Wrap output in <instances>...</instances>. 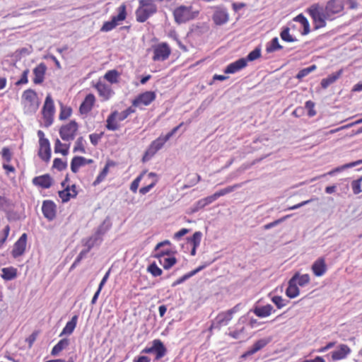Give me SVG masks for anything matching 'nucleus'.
I'll list each match as a JSON object with an SVG mask.
<instances>
[{
	"label": "nucleus",
	"mask_w": 362,
	"mask_h": 362,
	"mask_svg": "<svg viewBox=\"0 0 362 362\" xmlns=\"http://www.w3.org/2000/svg\"><path fill=\"white\" fill-rule=\"evenodd\" d=\"M168 140L165 139V136L162 137L160 136L155 141H153L147 151H146L144 157H143V161L145 162L148 160L150 158H151L153 156L156 154V153L160 150L165 142H167Z\"/></svg>",
	"instance_id": "obj_8"
},
{
	"label": "nucleus",
	"mask_w": 362,
	"mask_h": 362,
	"mask_svg": "<svg viewBox=\"0 0 362 362\" xmlns=\"http://www.w3.org/2000/svg\"><path fill=\"white\" fill-rule=\"evenodd\" d=\"M156 12V6H150L149 8H139L136 11V20L139 22H145L152 14Z\"/></svg>",
	"instance_id": "obj_15"
},
{
	"label": "nucleus",
	"mask_w": 362,
	"mask_h": 362,
	"mask_svg": "<svg viewBox=\"0 0 362 362\" xmlns=\"http://www.w3.org/2000/svg\"><path fill=\"white\" fill-rule=\"evenodd\" d=\"M261 56V50L259 48L256 47L254 50L250 52L247 58L245 59L247 61L252 62L257 59H258Z\"/></svg>",
	"instance_id": "obj_58"
},
{
	"label": "nucleus",
	"mask_w": 362,
	"mask_h": 362,
	"mask_svg": "<svg viewBox=\"0 0 362 362\" xmlns=\"http://www.w3.org/2000/svg\"><path fill=\"white\" fill-rule=\"evenodd\" d=\"M148 178L151 180V183L148 185L140 188L139 193L141 194H146L148 193L158 182V175L155 173H150L148 174Z\"/></svg>",
	"instance_id": "obj_29"
},
{
	"label": "nucleus",
	"mask_w": 362,
	"mask_h": 362,
	"mask_svg": "<svg viewBox=\"0 0 362 362\" xmlns=\"http://www.w3.org/2000/svg\"><path fill=\"white\" fill-rule=\"evenodd\" d=\"M1 272V277L6 281L13 280L17 276V269L12 267L3 268Z\"/></svg>",
	"instance_id": "obj_35"
},
{
	"label": "nucleus",
	"mask_w": 362,
	"mask_h": 362,
	"mask_svg": "<svg viewBox=\"0 0 362 362\" xmlns=\"http://www.w3.org/2000/svg\"><path fill=\"white\" fill-rule=\"evenodd\" d=\"M344 6V0H329L324 8V10L329 14V17L332 21L334 19L335 14L343 11Z\"/></svg>",
	"instance_id": "obj_7"
},
{
	"label": "nucleus",
	"mask_w": 362,
	"mask_h": 362,
	"mask_svg": "<svg viewBox=\"0 0 362 362\" xmlns=\"http://www.w3.org/2000/svg\"><path fill=\"white\" fill-rule=\"evenodd\" d=\"M54 105L50 95H47L42 107V114L45 119V126L49 127L53 122Z\"/></svg>",
	"instance_id": "obj_3"
},
{
	"label": "nucleus",
	"mask_w": 362,
	"mask_h": 362,
	"mask_svg": "<svg viewBox=\"0 0 362 362\" xmlns=\"http://www.w3.org/2000/svg\"><path fill=\"white\" fill-rule=\"evenodd\" d=\"M269 339H261L257 341L250 349H248L245 354L242 355V358H246L251 356L262 348H264L268 343Z\"/></svg>",
	"instance_id": "obj_23"
},
{
	"label": "nucleus",
	"mask_w": 362,
	"mask_h": 362,
	"mask_svg": "<svg viewBox=\"0 0 362 362\" xmlns=\"http://www.w3.org/2000/svg\"><path fill=\"white\" fill-rule=\"evenodd\" d=\"M119 77V73L115 69L108 71L104 76V78L110 83H117Z\"/></svg>",
	"instance_id": "obj_42"
},
{
	"label": "nucleus",
	"mask_w": 362,
	"mask_h": 362,
	"mask_svg": "<svg viewBox=\"0 0 362 362\" xmlns=\"http://www.w3.org/2000/svg\"><path fill=\"white\" fill-rule=\"evenodd\" d=\"M190 8L191 7L180 6L175 9L173 15L175 22L178 24H181L192 19Z\"/></svg>",
	"instance_id": "obj_6"
},
{
	"label": "nucleus",
	"mask_w": 362,
	"mask_h": 362,
	"mask_svg": "<svg viewBox=\"0 0 362 362\" xmlns=\"http://www.w3.org/2000/svg\"><path fill=\"white\" fill-rule=\"evenodd\" d=\"M308 11L315 23V30L325 27L327 20L331 21L329 14L324 10V7L317 4H313Z\"/></svg>",
	"instance_id": "obj_1"
},
{
	"label": "nucleus",
	"mask_w": 362,
	"mask_h": 362,
	"mask_svg": "<svg viewBox=\"0 0 362 362\" xmlns=\"http://www.w3.org/2000/svg\"><path fill=\"white\" fill-rule=\"evenodd\" d=\"M272 311L275 312L273 306L270 304H267L264 306H256L253 309L254 313L259 317H265L270 315Z\"/></svg>",
	"instance_id": "obj_27"
},
{
	"label": "nucleus",
	"mask_w": 362,
	"mask_h": 362,
	"mask_svg": "<svg viewBox=\"0 0 362 362\" xmlns=\"http://www.w3.org/2000/svg\"><path fill=\"white\" fill-rule=\"evenodd\" d=\"M293 276H296L295 283L300 286H305L310 282V276L308 274H300L299 272H296Z\"/></svg>",
	"instance_id": "obj_38"
},
{
	"label": "nucleus",
	"mask_w": 362,
	"mask_h": 362,
	"mask_svg": "<svg viewBox=\"0 0 362 362\" xmlns=\"http://www.w3.org/2000/svg\"><path fill=\"white\" fill-rule=\"evenodd\" d=\"M47 66L44 63H40L33 69L35 76L33 78L34 83L40 84L43 82Z\"/></svg>",
	"instance_id": "obj_21"
},
{
	"label": "nucleus",
	"mask_w": 362,
	"mask_h": 362,
	"mask_svg": "<svg viewBox=\"0 0 362 362\" xmlns=\"http://www.w3.org/2000/svg\"><path fill=\"white\" fill-rule=\"evenodd\" d=\"M146 171H143L131 184L130 190L133 192H136L139 183L142 180L144 175L146 174Z\"/></svg>",
	"instance_id": "obj_51"
},
{
	"label": "nucleus",
	"mask_w": 362,
	"mask_h": 362,
	"mask_svg": "<svg viewBox=\"0 0 362 362\" xmlns=\"http://www.w3.org/2000/svg\"><path fill=\"white\" fill-rule=\"evenodd\" d=\"M90 249V245H87V247L80 252L79 255H78V257H76V259L74 262L73 264L71 265V269L75 267H76V265L83 258V257L86 256V255L89 252Z\"/></svg>",
	"instance_id": "obj_55"
},
{
	"label": "nucleus",
	"mask_w": 362,
	"mask_h": 362,
	"mask_svg": "<svg viewBox=\"0 0 362 362\" xmlns=\"http://www.w3.org/2000/svg\"><path fill=\"white\" fill-rule=\"evenodd\" d=\"M109 274H110V271H108L105 274V276H103L102 281H100L98 291L95 292V293L94 294L93 297L92 298V304L95 303L96 299L98 298V295H99V293L100 292V290L102 289L103 286H104V284L107 281V279H108Z\"/></svg>",
	"instance_id": "obj_52"
},
{
	"label": "nucleus",
	"mask_w": 362,
	"mask_h": 362,
	"mask_svg": "<svg viewBox=\"0 0 362 362\" xmlns=\"http://www.w3.org/2000/svg\"><path fill=\"white\" fill-rule=\"evenodd\" d=\"M153 59L154 61H164L168 58L170 49L166 43L158 45L154 49Z\"/></svg>",
	"instance_id": "obj_12"
},
{
	"label": "nucleus",
	"mask_w": 362,
	"mask_h": 362,
	"mask_svg": "<svg viewBox=\"0 0 362 362\" xmlns=\"http://www.w3.org/2000/svg\"><path fill=\"white\" fill-rule=\"evenodd\" d=\"M29 74V69H25L23 73L21 78L16 82V86H21L22 84H26L28 82V76Z\"/></svg>",
	"instance_id": "obj_61"
},
{
	"label": "nucleus",
	"mask_w": 362,
	"mask_h": 362,
	"mask_svg": "<svg viewBox=\"0 0 362 362\" xmlns=\"http://www.w3.org/2000/svg\"><path fill=\"white\" fill-rule=\"evenodd\" d=\"M148 272H149L153 276H160L163 273L161 269H160L156 263H153L150 264L147 269Z\"/></svg>",
	"instance_id": "obj_57"
},
{
	"label": "nucleus",
	"mask_w": 362,
	"mask_h": 362,
	"mask_svg": "<svg viewBox=\"0 0 362 362\" xmlns=\"http://www.w3.org/2000/svg\"><path fill=\"white\" fill-rule=\"evenodd\" d=\"M89 163H90V160H88L81 156H75L71 162V170L73 173H76L78 172L79 168Z\"/></svg>",
	"instance_id": "obj_28"
},
{
	"label": "nucleus",
	"mask_w": 362,
	"mask_h": 362,
	"mask_svg": "<svg viewBox=\"0 0 362 362\" xmlns=\"http://www.w3.org/2000/svg\"><path fill=\"white\" fill-rule=\"evenodd\" d=\"M153 353H156V359L158 360L163 358L167 352L163 343L160 339H155L153 341Z\"/></svg>",
	"instance_id": "obj_26"
},
{
	"label": "nucleus",
	"mask_w": 362,
	"mask_h": 362,
	"mask_svg": "<svg viewBox=\"0 0 362 362\" xmlns=\"http://www.w3.org/2000/svg\"><path fill=\"white\" fill-rule=\"evenodd\" d=\"M317 199V198H312L310 199H308V200H306V201H303L298 204H296V205H293L292 206H290L288 208V210H294V209H299L310 202H312L314 200H316Z\"/></svg>",
	"instance_id": "obj_63"
},
{
	"label": "nucleus",
	"mask_w": 362,
	"mask_h": 362,
	"mask_svg": "<svg viewBox=\"0 0 362 362\" xmlns=\"http://www.w3.org/2000/svg\"><path fill=\"white\" fill-rule=\"evenodd\" d=\"M42 211L47 220L52 221L56 216V204L51 200H45L42 203Z\"/></svg>",
	"instance_id": "obj_11"
},
{
	"label": "nucleus",
	"mask_w": 362,
	"mask_h": 362,
	"mask_svg": "<svg viewBox=\"0 0 362 362\" xmlns=\"http://www.w3.org/2000/svg\"><path fill=\"white\" fill-rule=\"evenodd\" d=\"M351 352L350 348L346 344H340L331 353L332 359L338 361L345 358Z\"/></svg>",
	"instance_id": "obj_16"
},
{
	"label": "nucleus",
	"mask_w": 362,
	"mask_h": 362,
	"mask_svg": "<svg viewBox=\"0 0 362 362\" xmlns=\"http://www.w3.org/2000/svg\"><path fill=\"white\" fill-rule=\"evenodd\" d=\"M118 14L112 16L111 21L105 22L102 26L100 30L103 32H107L115 28L119 22L124 21L126 18V6L124 4L121 5L118 8Z\"/></svg>",
	"instance_id": "obj_2"
},
{
	"label": "nucleus",
	"mask_w": 362,
	"mask_h": 362,
	"mask_svg": "<svg viewBox=\"0 0 362 362\" xmlns=\"http://www.w3.org/2000/svg\"><path fill=\"white\" fill-rule=\"evenodd\" d=\"M33 183L43 189H48L52 185L53 180L49 174H45L34 177Z\"/></svg>",
	"instance_id": "obj_17"
},
{
	"label": "nucleus",
	"mask_w": 362,
	"mask_h": 362,
	"mask_svg": "<svg viewBox=\"0 0 362 362\" xmlns=\"http://www.w3.org/2000/svg\"><path fill=\"white\" fill-rule=\"evenodd\" d=\"M38 156L45 162H48L50 160L51 148L49 141H42V144H40Z\"/></svg>",
	"instance_id": "obj_24"
},
{
	"label": "nucleus",
	"mask_w": 362,
	"mask_h": 362,
	"mask_svg": "<svg viewBox=\"0 0 362 362\" xmlns=\"http://www.w3.org/2000/svg\"><path fill=\"white\" fill-rule=\"evenodd\" d=\"M212 19L214 23L217 25H221L226 23L229 19L227 10L221 7L216 8L212 16Z\"/></svg>",
	"instance_id": "obj_13"
},
{
	"label": "nucleus",
	"mask_w": 362,
	"mask_h": 362,
	"mask_svg": "<svg viewBox=\"0 0 362 362\" xmlns=\"http://www.w3.org/2000/svg\"><path fill=\"white\" fill-rule=\"evenodd\" d=\"M27 237L26 233H23L18 240L14 243L11 252L12 256L14 258L20 257L24 253L26 247Z\"/></svg>",
	"instance_id": "obj_10"
},
{
	"label": "nucleus",
	"mask_w": 362,
	"mask_h": 362,
	"mask_svg": "<svg viewBox=\"0 0 362 362\" xmlns=\"http://www.w3.org/2000/svg\"><path fill=\"white\" fill-rule=\"evenodd\" d=\"M243 183H238V184L233 185L232 186H228L224 189H222L215 192L214 194L216 199H217L220 197L224 196L228 193L233 192L236 189L241 187L243 186Z\"/></svg>",
	"instance_id": "obj_37"
},
{
	"label": "nucleus",
	"mask_w": 362,
	"mask_h": 362,
	"mask_svg": "<svg viewBox=\"0 0 362 362\" xmlns=\"http://www.w3.org/2000/svg\"><path fill=\"white\" fill-rule=\"evenodd\" d=\"M95 87L97 89L99 95L101 96L104 100H108L114 94L110 86L103 82L98 83Z\"/></svg>",
	"instance_id": "obj_18"
},
{
	"label": "nucleus",
	"mask_w": 362,
	"mask_h": 362,
	"mask_svg": "<svg viewBox=\"0 0 362 362\" xmlns=\"http://www.w3.org/2000/svg\"><path fill=\"white\" fill-rule=\"evenodd\" d=\"M296 276H292L288 281V286L286 290V296L290 298H294L297 297L300 293V290L298 287L297 284L295 283Z\"/></svg>",
	"instance_id": "obj_25"
},
{
	"label": "nucleus",
	"mask_w": 362,
	"mask_h": 362,
	"mask_svg": "<svg viewBox=\"0 0 362 362\" xmlns=\"http://www.w3.org/2000/svg\"><path fill=\"white\" fill-rule=\"evenodd\" d=\"M81 114L87 113L90 110V93L88 94L79 108Z\"/></svg>",
	"instance_id": "obj_46"
},
{
	"label": "nucleus",
	"mask_w": 362,
	"mask_h": 362,
	"mask_svg": "<svg viewBox=\"0 0 362 362\" xmlns=\"http://www.w3.org/2000/svg\"><path fill=\"white\" fill-rule=\"evenodd\" d=\"M2 158L7 163H9L12 158V153L10 149L7 147H4L1 151Z\"/></svg>",
	"instance_id": "obj_60"
},
{
	"label": "nucleus",
	"mask_w": 362,
	"mask_h": 362,
	"mask_svg": "<svg viewBox=\"0 0 362 362\" xmlns=\"http://www.w3.org/2000/svg\"><path fill=\"white\" fill-rule=\"evenodd\" d=\"M294 21L299 22L303 26V31L302 32V35H305L310 33V30L309 22L303 14L298 15L294 18Z\"/></svg>",
	"instance_id": "obj_41"
},
{
	"label": "nucleus",
	"mask_w": 362,
	"mask_h": 362,
	"mask_svg": "<svg viewBox=\"0 0 362 362\" xmlns=\"http://www.w3.org/2000/svg\"><path fill=\"white\" fill-rule=\"evenodd\" d=\"M361 163H362V159L356 160V161H354V162H351V163H346V164H344V165H343L341 166L335 168L332 170L328 172L327 173V175H333L336 173L341 172V171H342L344 170H346L347 168H349L355 167V166H356V165H358L359 164H361ZM325 175H326V174H324V175H322L320 177H325Z\"/></svg>",
	"instance_id": "obj_33"
},
{
	"label": "nucleus",
	"mask_w": 362,
	"mask_h": 362,
	"mask_svg": "<svg viewBox=\"0 0 362 362\" xmlns=\"http://www.w3.org/2000/svg\"><path fill=\"white\" fill-rule=\"evenodd\" d=\"M77 319L78 317L76 315L73 316L71 320L66 324L65 327H64L62 332L60 334V336L64 334H71L76 327Z\"/></svg>",
	"instance_id": "obj_36"
},
{
	"label": "nucleus",
	"mask_w": 362,
	"mask_h": 362,
	"mask_svg": "<svg viewBox=\"0 0 362 362\" xmlns=\"http://www.w3.org/2000/svg\"><path fill=\"white\" fill-rule=\"evenodd\" d=\"M312 270L316 276H322L327 271V265L324 257L318 258L312 265Z\"/></svg>",
	"instance_id": "obj_19"
},
{
	"label": "nucleus",
	"mask_w": 362,
	"mask_h": 362,
	"mask_svg": "<svg viewBox=\"0 0 362 362\" xmlns=\"http://www.w3.org/2000/svg\"><path fill=\"white\" fill-rule=\"evenodd\" d=\"M109 274H110V271H108L105 274V276H103L102 281H100L98 291L95 292V293L94 294L93 297L92 298V304L95 303L96 299L98 298V295H99V293L100 292V290L102 289L103 286H104V284L107 281V279H108Z\"/></svg>",
	"instance_id": "obj_53"
},
{
	"label": "nucleus",
	"mask_w": 362,
	"mask_h": 362,
	"mask_svg": "<svg viewBox=\"0 0 362 362\" xmlns=\"http://www.w3.org/2000/svg\"><path fill=\"white\" fill-rule=\"evenodd\" d=\"M202 233L200 231L195 232L192 238H188L189 243L194 247H198L200 245Z\"/></svg>",
	"instance_id": "obj_45"
},
{
	"label": "nucleus",
	"mask_w": 362,
	"mask_h": 362,
	"mask_svg": "<svg viewBox=\"0 0 362 362\" xmlns=\"http://www.w3.org/2000/svg\"><path fill=\"white\" fill-rule=\"evenodd\" d=\"M281 49H282V46L279 45L278 38L274 37L272 40L269 44L267 45L266 52L267 53H271Z\"/></svg>",
	"instance_id": "obj_44"
},
{
	"label": "nucleus",
	"mask_w": 362,
	"mask_h": 362,
	"mask_svg": "<svg viewBox=\"0 0 362 362\" xmlns=\"http://www.w3.org/2000/svg\"><path fill=\"white\" fill-rule=\"evenodd\" d=\"M112 223L110 220L107 218L96 229L95 234L92 236V247L95 245H99L103 241V235L111 228Z\"/></svg>",
	"instance_id": "obj_4"
},
{
	"label": "nucleus",
	"mask_w": 362,
	"mask_h": 362,
	"mask_svg": "<svg viewBox=\"0 0 362 362\" xmlns=\"http://www.w3.org/2000/svg\"><path fill=\"white\" fill-rule=\"evenodd\" d=\"M361 181H362V177H361L360 178H358L356 180H354L351 182V187H352L354 194H358L360 192H361Z\"/></svg>",
	"instance_id": "obj_59"
},
{
	"label": "nucleus",
	"mask_w": 362,
	"mask_h": 362,
	"mask_svg": "<svg viewBox=\"0 0 362 362\" xmlns=\"http://www.w3.org/2000/svg\"><path fill=\"white\" fill-rule=\"evenodd\" d=\"M78 125L75 121H71L69 124L64 125L59 130V135L64 141H71L75 137Z\"/></svg>",
	"instance_id": "obj_5"
},
{
	"label": "nucleus",
	"mask_w": 362,
	"mask_h": 362,
	"mask_svg": "<svg viewBox=\"0 0 362 362\" xmlns=\"http://www.w3.org/2000/svg\"><path fill=\"white\" fill-rule=\"evenodd\" d=\"M232 317L227 312L220 313L210 327V330L212 329H219L222 325H228Z\"/></svg>",
	"instance_id": "obj_20"
},
{
	"label": "nucleus",
	"mask_w": 362,
	"mask_h": 362,
	"mask_svg": "<svg viewBox=\"0 0 362 362\" xmlns=\"http://www.w3.org/2000/svg\"><path fill=\"white\" fill-rule=\"evenodd\" d=\"M69 145L62 144L59 139H57L54 145V152L61 153L62 155L66 156L69 153Z\"/></svg>",
	"instance_id": "obj_43"
},
{
	"label": "nucleus",
	"mask_w": 362,
	"mask_h": 362,
	"mask_svg": "<svg viewBox=\"0 0 362 362\" xmlns=\"http://www.w3.org/2000/svg\"><path fill=\"white\" fill-rule=\"evenodd\" d=\"M72 192H70L69 186H66L64 190L59 192V196L62 199V202H68L71 197L76 196V192L75 190V185H72Z\"/></svg>",
	"instance_id": "obj_31"
},
{
	"label": "nucleus",
	"mask_w": 362,
	"mask_h": 362,
	"mask_svg": "<svg viewBox=\"0 0 362 362\" xmlns=\"http://www.w3.org/2000/svg\"><path fill=\"white\" fill-rule=\"evenodd\" d=\"M71 114V107L61 105V110L59 113V119L64 120L67 119Z\"/></svg>",
	"instance_id": "obj_54"
},
{
	"label": "nucleus",
	"mask_w": 362,
	"mask_h": 362,
	"mask_svg": "<svg viewBox=\"0 0 362 362\" xmlns=\"http://www.w3.org/2000/svg\"><path fill=\"white\" fill-rule=\"evenodd\" d=\"M53 168L62 171L67 168V163L66 162H64L61 158H57L53 161Z\"/></svg>",
	"instance_id": "obj_56"
},
{
	"label": "nucleus",
	"mask_w": 362,
	"mask_h": 362,
	"mask_svg": "<svg viewBox=\"0 0 362 362\" xmlns=\"http://www.w3.org/2000/svg\"><path fill=\"white\" fill-rule=\"evenodd\" d=\"M69 344L68 339H61L53 348L51 351L52 356H57L60 351L67 347Z\"/></svg>",
	"instance_id": "obj_39"
},
{
	"label": "nucleus",
	"mask_w": 362,
	"mask_h": 362,
	"mask_svg": "<svg viewBox=\"0 0 362 362\" xmlns=\"http://www.w3.org/2000/svg\"><path fill=\"white\" fill-rule=\"evenodd\" d=\"M206 206L204 200L202 199L199 200L192 209V212L194 213Z\"/></svg>",
	"instance_id": "obj_64"
},
{
	"label": "nucleus",
	"mask_w": 362,
	"mask_h": 362,
	"mask_svg": "<svg viewBox=\"0 0 362 362\" xmlns=\"http://www.w3.org/2000/svg\"><path fill=\"white\" fill-rule=\"evenodd\" d=\"M247 66V60L245 58L230 64L225 69L226 74H234Z\"/></svg>",
	"instance_id": "obj_22"
},
{
	"label": "nucleus",
	"mask_w": 362,
	"mask_h": 362,
	"mask_svg": "<svg viewBox=\"0 0 362 362\" xmlns=\"http://www.w3.org/2000/svg\"><path fill=\"white\" fill-rule=\"evenodd\" d=\"M289 28L286 27L284 28L282 31L281 32L280 36L281 39L286 42H292L297 41L296 38L293 37L289 33Z\"/></svg>",
	"instance_id": "obj_47"
},
{
	"label": "nucleus",
	"mask_w": 362,
	"mask_h": 362,
	"mask_svg": "<svg viewBox=\"0 0 362 362\" xmlns=\"http://www.w3.org/2000/svg\"><path fill=\"white\" fill-rule=\"evenodd\" d=\"M109 165L108 163H107L102 170V171L100 172V173L99 174V175L97 177L95 180L93 182V185H97L99 183H100L105 178L106 175H107Z\"/></svg>",
	"instance_id": "obj_50"
},
{
	"label": "nucleus",
	"mask_w": 362,
	"mask_h": 362,
	"mask_svg": "<svg viewBox=\"0 0 362 362\" xmlns=\"http://www.w3.org/2000/svg\"><path fill=\"white\" fill-rule=\"evenodd\" d=\"M206 265L199 266L197 269H195L191 271L190 272L185 274L184 276H182L180 279H178L177 281L173 282V284H172V286L174 287V286H176L178 284H180L183 283L184 281H185L188 279L191 278L192 276H193L194 275L197 274L198 272H199L200 271L204 269L206 267Z\"/></svg>",
	"instance_id": "obj_32"
},
{
	"label": "nucleus",
	"mask_w": 362,
	"mask_h": 362,
	"mask_svg": "<svg viewBox=\"0 0 362 362\" xmlns=\"http://www.w3.org/2000/svg\"><path fill=\"white\" fill-rule=\"evenodd\" d=\"M22 99L30 105H33L37 99L36 93L32 89H28L23 92Z\"/></svg>",
	"instance_id": "obj_40"
},
{
	"label": "nucleus",
	"mask_w": 362,
	"mask_h": 362,
	"mask_svg": "<svg viewBox=\"0 0 362 362\" xmlns=\"http://www.w3.org/2000/svg\"><path fill=\"white\" fill-rule=\"evenodd\" d=\"M316 65L313 64L309 67L301 69L296 75V78L299 80H301L303 78L308 75L312 71L316 69Z\"/></svg>",
	"instance_id": "obj_49"
},
{
	"label": "nucleus",
	"mask_w": 362,
	"mask_h": 362,
	"mask_svg": "<svg viewBox=\"0 0 362 362\" xmlns=\"http://www.w3.org/2000/svg\"><path fill=\"white\" fill-rule=\"evenodd\" d=\"M315 107V103L311 101L308 100L305 103V108L308 110V116L313 117L316 115V112L314 110Z\"/></svg>",
	"instance_id": "obj_62"
},
{
	"label": "nucleus",
	"mask_w": 362,
	"mask_h": 362,
	"mask_svg": "<svg viewBox=\"0 0 362 362\" xmlns=\"http://www.w3.org/2000/svg\"><path fill=\"white\" fill-rule=\"evenodd\" d=\"M156 99V93L153 91H146L139 95L133 101L132 105L139 107L141 105H148Z\"/></svg>",
	"instance_id": "obj_9"
},
{
	"label": "nucleus",
	"mask_w": 362,
	"mask_h": 362,
	"mask_svg": "<svg viewBox=\"0 0 362 362\" xmlns=\"http://www.w3.org/2000/svg\"><path fill=\"white\" fill-rule=\"evenodd\" d=\"M170 255V251L164 250L156 255V257L159 259L160 264L165 269H170L177 262L176 258L174 257H165V255Z\"/></svg>",
	"instance_id": "obj_14"
},
{
	"label": "nucleus",
	"mask_w": 362,
	"mask_h": 362,
	"mask_svg": "<svg viewBox=\"0 0 362 362\" xmlns=\"http://www.w3.org/2000/svg\"><path fill=\"white\" fill-rule=\"evenodd\" d=\"M272 301L276 305L277 308L281 309L286 306L289 302L288 300L284 299L281 296H275L272 298Z\"/></svg>",
	"instance_id": "obj_48"
},
{
	"label": "nucleus",
	"mask_w": 362,
	"mask_h": 362,
	"mask_svg": "<svg viewBox=\"0 0 362 362\" xmlns=\"http://www.w3.org/2000/svg\"><path fill=\"white\" fill-rule=\"evenodd\" d=\"M341 74H342V70L341 69V70L337 71L336 73H334V74L328 76L327 78H323L321 81L322 88L324 89L327 88L329 86H330L331 84L334 83L340 77Z\"/></svg>",
	"instance_id": "obj_30"
},
{
	"label": "nucleus",
	"mask_w": 362,
	"mask_h": 362,
	"mask_svg": "<svg viewBox=\"0 0 362 362\" xmlns=\"http://www.w3.org/2000/svg\"><path fill=\"white\" fill-rule=\"evenodd\" d=\"M117 111L112 112L107 119L106 127L109 130L115 131L119 127L117 122Z\"/></svg>",
	"instance_id": "obj_34"
}]
</instances>
